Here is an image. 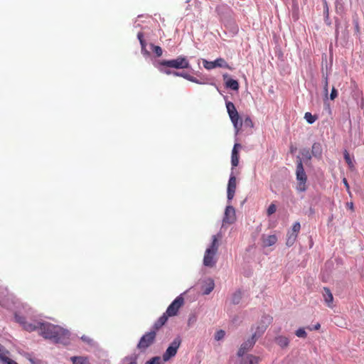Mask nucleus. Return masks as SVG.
I'll use <instances>...</instances> for the list:
<instances>
[{
  "mask_svg": "<svg viewBox=\"0 0 364 364\" xmlns=\"http://www.w3.org/2000/svg\"><path fill=\"white\" fill-rule=\"evenodd\" d=\"M196 321V316L194 314L190 315L188 320V325L191 326Z\"/></svg>",
  "mask_w": 364,
  "mask_h": 364,
  "instance_id": "nucleus-43",
  "label": "nucleus"
},
{
  "mask_svg": "<svg viewBox=\"0 0 364 364\" xmlns=\"http://www.w3.org/2000/svg\"><path fill=\"white\" fill-rule=\"evenodd\" d=\"M225 331H223V330H220V331H218L215 333V339L216 341H220L221 340L222 338H224L225 336Z\"/></svg>",
  "mask_w": 364,
  "mask_h": 364,
  "instance_id": "nucleus-40",
  "label": "nucleus"
},
{
  "mask_svg": "<svg viewBox=\"0 0 364 364\" xmlns=\"http://www.w3.org/2000/svg\"><path fill=\"white\" fill-rule=\"evenodd\" d=\"M156 333L155 331H151L146 333L139 340L137 344V348L144 352L149 346H151L155 341Z\"/></svg>",
  "mask_w": 364,
  "mask_h": 364,
  "instance_id": "nucleus-6",
  "label": "nucleus"
},
{
  "mask_svg": "<svg viewBox=\"0 0 364 364\" xmlns=\"http://www.w3.org/2000/svg\"><path fill=\"white\" fill-rule=\"evenodd\" d=\"M317 118V116L313 115L311 112H306L304 114V119L311 124L314 123Z\"/></svg>",
  "mask_w": 364,
  "mask_h": 364,
  "instance_id": "nucleus-29",
  "label": "nucleus"
},
{
  "mask_svg": "<svg viewBox=\"0 0 364 364\" xmlns=\"http://www.w3.org/2000/svg\"><path fill=\"white\" fill-rule=\"evenodd\" d=\"M137 38H138V39H139V42L141 41V40H144V35H143V33H141V32H140V33H139L137 34Z\"/></svg>",
  "mask_w": 364,
  "mask_h": 364,
  "instance_id": "nucleus-51",
  "label": "nucleus"
},
{
  "mask_svg": "<svg viewBox=\"0 0 364 364\" xmlns=\"http://www.w3.org/2000/svg\"><path fill=\"white\" fill-rule=\"evenodd\" d=\"M267 328V325L266 326H262L261 328L259 326L257 328V332H255L252 336L248 339L247 341H245V343H243L240 348H239L238 351H237V355L239 357H242L243 355L247 352L248 350H250L255 345L256 341H257V338L260 336V335L262 333H264V331H265Z\"/></svg>",
  "mask_w": 364,
  "mask_h": 364,
  "instance_id": "nucleus-4",
  "label": "nucleus"
},
{
  "mask_svg": "<svg viewBox=\"0 0 364 364\" xmlns=\"http://www.w3.org/2000/svg\"><path fill=\"white\" fill-rule=\"evenodd\" d=\"M300 153L302 156L301 160L304 159V160L309 161L311 159V158L313 156L311 154V152H310L308 149H301Z\"/></svg>",
  "mask_w": 364,
  "mask_h": 364,
  "instance_id": "nucleus-28",
  "label": "nucleus"
},
{
  "mask_svg": "<svg viewBox=\"0 0 364 364\" xmlns=\"http://www.w3.org/2000/svg\"><path fill=\"white\" fill-rule=\"evenodd\" d=\"M261 361V358L259 356H256L252 354H249L242 358V364H259Z\"/></svg>",
  "mask_w": 364,
  "mask_h": 364,
  "instance_id": "nucleus-15",
  "label": "nucleus"
},
{
  "mask_svg": "<svg viewBox=\"0 0 364 364\" xmlns=\"http://www.w3.org/2000/svg\"><path fill=\"white\" fill-rule=\"evenodd\" d=\"M215 284L213 280L210 279L209 282L206 284L203 290V294L205 295L209 294L214 289Z\"/></svg>",
  "mask_w": 364,
  "mask_h": 364,
  "instance_id": "nucleus-27",
  "label": "nucleus"
},
{
  "mask_svg": "<svg viewBox=\"0 0 364 364\" xmlns=\"http://www.w3.org/2000/svg\"><path fill=\"white\" fill-rule=\"evenodd\" d=\"M265 319H267V321H268V322H269V321H271V319H272V318H269V317H265Z\"/></svg>",
  "mask_w": 364,
  "mask_h": 364,
  "instance_id": "nucleus-54",
  "label": "nucleus"
},
{
  "mask_svg": "<svg viewBox=\"0 0 364 364\" xmlns=\"http://www.w3.org/2000/svg\"><path fill=\"white\" fill-rule=\"evenodd\" d=\"M183 297L181 295L177 296L168 306L166 311L164 314H166L168 317L177 315L179 309L183 305Z\"/></svg>",
  "mask_w": 364,
  "mask_h": 364,
  "instance_id": "nucleus-8",
  "label": "nucleus"
},
{
  "mask_svg": "<svg viewBox=\"0 0 364 364\" xmlns=\"http://www.w3.org/2000/svg\"><path fill=\"white\" fill-rule=\"evenodd\" d=\"M323 95L327 99L328 95V80L327 75L323 76Z\"/></svg>",
  "mask_w": 364,
  "mask_h": 364,
  "instance_id": "nucleus-30",
  "label": "nucleus"
},
{
  "mask_svg": "<svg viewBox=\"0 0 364 364\" xmlns=\"http://www.w3.org/2000/svg\"><path fill=\"white\" fill-rule=\"evenodd\" d=\"M152 50L157 57H160L163 54L162 48L159 46L151 45Z\"/></svg>",
  "mask_w": 364,
  "mask_h": 364,
  "instance_id": "nucleus-33",
  "label": "nucleus"
},
{
  "mask_svg": "<svg viewBox=\"0 0 364 364\" xmlns=\"http://www.w3.org/2000/svg\"><path fill=\"white\" fill-rule=\"evenodd\" d=\"M323 12L326 17L328 18V6L326 0H323Z\"/></svg>",
  "mask_w": 364,
  "mask_h": 364,
  "instance_id": "nucleus-44",
  "label": "nucleus"
},
{
  "mask_svg": "<svg viewBox=\"0 0 364 364\" xmlns=\"http://www.w3.org/2000/svg\"><path fill=\"white\" fill-rule=\"evenodd\" d=\"M158 64L161 66L173 68L176 69L188 68L190 67L188 59L183 56H178L177 58L173 60H160Z\"/></svg>",
  "mask_w": 364,
  "mask_h": 364,
  "instance_id": "nucleus-5",
  "label": "nucleus"
},
{
  "mask_svg": "<svg viewBox=\"0 0 364 364\" xmlns=\"http://www.w3.org/2000/svg\"><path fill=\"white\" fill-rule=\"evenodd\" d=\"M218 237L213 235L210 246L206 249L203 257V264L205 267H213L216 263V254L218 250Z\"/></svg>",
  "mask_w": 364,
  "mask_h": 364,
  "instance_id": "nucleus-2",
  "label": "nucleus"
},
{
  "mask_svg": "<svg viewBox=\"0 0 364 364\" xmlns=\"http://www.w3.org/2000/svg\"><path fill=\"white\" fill-rule=\"evenodd\" d=\"M227 87L232 89V90H237L239 89V83L237 80L233 79H228L225 82Z\"/></svg>",
  "mask_w": 364,
  "mask_h": 364,
  "instance_id": "nucleus-22",
  "label": "nucleus"
},
{
  "mask_svg": "<svg viewBox=\"0 0 364 364\" xmlns=\"http://www.w3.org/2000/svg\"><path fill=\"white\" fill-rule=\"evenodd\" d=\"M70 359L73 364H90L88 358L86 357L73 356Z\"/></svg>",
  "mask_w": 364,
  "mask_h": 364,
  "instance_id": "nucleus-21",
  "label": "nucleus"
},
{
  "mask_svg": "<svg viewBox=\"0 0 364 364\" xmlns=\"http://www.w3.org/2000/svg\"><path fill=\"white\" fill-rule=\"evenodd\" d=\"M140 44H141V46L142 51L147 54L148 51L145 49L146 42H145L144 39V40H141Z\"/></svg>",
  "mask_w": 364,
  "mask_h": 364,
  "instance_id": "nucleus-46",
  "label": "nucleus"
},
{
  "mask_svg": "<svg viewBox=\"0 0 364 364\" xmlns=\"http://www.w3.org/2000/svg\"><path fill=\"white\" fill-rule=\"evenodd\" d=\"M344 159L350 167H352L353 166L352 160H351L350 155L347 151H345V152H344Z\"/></svg>",
  "mask_w": 364,
  "mask_h": 364,
  "instance_id": "nucleus-39",
  "label": "nucleus"
},
{
  "mask_svg": "<svg viewBox=\"0 0 364 364\" xmlns=\"http://www.w3.org/2000/svg\"><path fill=\"white\" fill-rule=\"evenodd\" d=\"M226 107H227V111H228V113L230 117H234V116L239 114L235 108V105L232 102H226Z\"/></svg>",
  "mask_w": 364,
  "mask_h": 364,
  "instance_id": "nucleus-20",
  "label": "nucleus"
},
{
  "mask_svg": "<svg viewBox=\"0 0 364 364\" xmlns=\"http://www.w3.org/2000/svg\"><path fill=\"white\" fill-rule=\"evenodd\" d=\"M311 154L314 157L321 159L323 155L322 145L319 142H314L311 147Z\"/></svg>",
  "mask_w": 364,
  "mask_h": 364,
  "instance_id": "nucleus-13",
  "label": "nucleus"
},
{
  "mask_svg": "<svg viewBox=\"0 0 364 364\" xmlns=\"http://www.w3.org/2000/svg\"><path fill=\"white\" fill-rule=\"evenodd\" d=\"M173 75H174L176 76L182 77H183V78L187 80V77L188 76L189 74H187L186 73H178V72L174 71L173 73Z\"/></svg>",
  "mask_w": 364,
  "mask_h": 364,
  "instance_id": "nucleus-45",
  "label": "nucleus"
},
{
  "mask_svg": "<svg viewBox=\"0 0 364 364\" xmlns=\"http://www.w3.org/2000/svg\"><path fill=\"white\" fill-rule=\"evenodd\" d=\"M242 299V292L241 291H237L232 296V303L235 304H239Z\"/></svg>",
  "mask_w": 364,
  "mask_h": 364,
  "instance_id": "nucleus-31",
  "label": "nucleus"
},
{
  "mask_svg": "<svg viewBox=\"0 0 364 364\" xmlns=\"http://www.w3.org/2000/svg\"><path fill=\"white\" fill-rule=\"evenodd\" d=\"M300 229H301L300 223L299 222H296L292 226V230H291V233H294L296 235H298V233L299 232Z\"/></svg>",
  "mask_w": 364,
  "mask_h": 364,
  "instance_id": "nucleus-36",
  "label": "nucleus"
},
{
  "mask_svg": "<svg viewBox=\"0 0 364 364\" xmlns=\"http://www.w3.org/2000/svg\"><path fill=\"white\" fill-rule=\"evenodd\" d=\"M277 210V207L274 204L272 203L267 210V214L268 216H270L273 213H274Z\"/></svg>",
  "mask_w": 364,
  "mask_h": 364,
  "instance_id": "nucleus-37",
  "label": "nucleus"
},
{
  "mask_svg": "<svg viewBox=\"0 0 364 364\" xmlns=\"http://www.w3.org/2000/svg\"><path fill=\"white\" fill-rule=\"evenodd\" d=\"M181 344V339L179 336H177L171 342L170 346L166 349V352L163 354L164 361H168L171 358L174 357L177 353L178 349Z\"/></svg>",
  "mask_w": 364,
  "mask_h": 364,
  "instance_id": "nucleus-7",
  "label": "nucleus"
},
{
  "mask_svg": "<svg viewBox=\"0 0 364 364\" xmlns=\"http://www.w3.org/2000/svg\"><path fill=\"white\" fill-rule=\"evenodd\" d=\"M320 327H321V325H320L319 323H317V324H316V325L314 326V330H318V329L320 328Z\"/></svg>",
  "mask_w": 364,
  "mask_h": 364,
  "instance_id": "nucleus-53",
  "label": "nucleus"
},
{
  "mask_svg": "<svg viewBox=\"0 0 364 364\" xmlns=\"http://www.w3.org/2000/svg\"><path fill=\"white\" fill-rule=\"evenodd\" d=\"M244 125L245 127H248L250 128H252L254 127V123L250 117H247L244 120Z\"/></svg>",
  "mask_w": 364,
  "mask_h": 364,
  "instance_id": "nucleus-38",
  "label": "nucleus"
},
{
  "mask_svg": "<svg viewBox=\"0 0 364 364\" xmlns=\"http://www.w3.org/2000/svg\"><path fill=\"white\" fill-rule=\"evenodd\" d=\"M187 80L195 83H199L198 80L195 77L190 75L187 77Z\"/></svg>",
  "mask_w": 364,
  "mask_h": 364,
  "instance_id": "nucleus-47",
  "label": "nucleus"
},
{
  "mask_svg": "<svg viewBox=\"0 0 364 364\" xmlns=\"http://www.w3.org/2000/svg\"><path fill=\"white\" fill-rule=\"evenodd\" d=\"M230 118L231 122H232L233 126L236 130V134H237L242 127V122L240 119L239 114L234 116V117H230Z\"/></svg>",
  "mask_w": 364,
  "mask_h": 364,
  "instance_id": "nucleus-19",
  "label": "nucleus"
},
{
  "mask_svg": "<svg viewBox=\"0 0 364 364\" xmlns=\"http://www.w3.org/2000/svg\"><path fill=\"white\" fill-rule=\"evenodd\" d=\"M240 147H241L240 144H235L232 150L231 164L232 168L236 167L239 164V152L237 149Z\"/></svg>",
  "mask_w": 364,
  "mask_h": 364,
  "instance_id": "nucleus-14",
  "label": "nucleus"
},
{
  "mask_svg": "<svg viewBox=\"0 0 364 364\" xmlns=\"http://www.w3.org/2000/svg\"><path fill=\"white\" fill-rule=\"evenodd\" d=\"M15 319H16V322H18V323L22 325V326H23V325H24V323L26 322V319H25L24 317L16 314L15 315Z\"/></svg>",
  "mask_w": 364,
  "mask_h": 364,
  "instance_id": "nucleus-41",
  "label": "nucleus"
},
{
  "mask_svg": "<svg viewBox=\"0 0 364 364\" xmlns=\"http://www.w3.org/2000/svg\"><path fill=\"white\" fill-rule=\"evenodd\" d=\"M203 66L207 70H212L217 67L219 68H225L228 70H232V68L227 63V62L222 58H218L214 61H208L207 60H203Z\"/></svg>",
  "mask_w": 364,
  "mask_h": 364,
  "instance_id": "nucleus-9",
  "label": "nucleus"
},
{
  "mask_svg": "<svg viewBox=\"0 0 364 364\" xmlns=\"http://www.w3.org/2000/svg\"><path fill=\"white\" fill-rule=\"evenodd\" d=\"M168 320V316L166 315V314H164L161 316H160L159 318V319L154 323L153 327H152V330L151 331H155V332L156 333V331L160 328H161L167 321Z\"/></svg>",
  "mask_w": 364,
  "mask_h": 364,
  "instance_id": "nucleus-16",
  "label": "nucleus"
},
{
  "mask_svg": "<svg viewBox=\"0 0 364 364\" xmlns=\"http://www.w3.org/2000/svg\"><path fill=\"white\" fill-rule=\"evenodd\" d=\"M227 77H228V75H223L224 79H225Z\"/></svg>",
  "mask_w": 364,
  "mask_h": 364,
  "instance_id": "nucleus-56",
  "label": "nucleus"
},
{
  "mask_svg": "<svg viewBox=\"0 0 364 364\" xmlns=\"http://www.w3.org/2000/svg\"><path fill=\"white\" fill-rule=\"evenodd\" d=\"M161 71L164 72L165 74L166 75H171V74H173V72H172L171 70H162L161 69H160Z\"/></svg>",
  "mask_w": 364,
  "mask_h": 364,
  "instance_id": "nucleus-52",
  "label": "nucleus"
},
{
  "mask_svg": "<svg viewBox=\"0 0 364 364\" xmlns=\"http://www.w3.org/2000/svg\"><path fill=\"white\" fill-rule=\"evenodd\" d=\"M8 353H4L1 357H0V361L2 363V364H18L16 361L13 360L8 356Z\"/></svg>",
  "mask_w": 364,
  "mask_h": 364,
  "instance_id": "nucleus-26",
  "label": "nucleus"
},
{
  "mask_svg": "<svg viewBox=\"0 0 364 364\" xmlns=\"http://www.w3.org/2000/svg\"><path fill=\"white\" fill-rule=\"evenodd\" d=\"M346 206H347L348 208H349L352 211L353 210V203L352 202L347 203Z\"/></svg>",
  "mask_w": 364,
  "mask_h": 364,
  "instance_id": "nucleus-50",
  "label": "nucleus"
},
{
  "mask_svg": "<svg viewBox=\"0 0 364 364\" xmlns=\"http://www.w3.org/2000/svg\"><path fill=\"white\" fill-rule=\"evenodd\" d=\"M8 353V350H6L4 346L0 345V357L4 353Z\"/></svg>",
  "mask_w": 364,
  "mask_h": 364,
  "instance_id": "nucleus-49",
  "label": "nucleus"
},
{
  "mask_svg": "<svg viewBox=\"0 0 364 364\" xmlns=\"http://www.w3.org/2000/svg\"><path fill=\"white\" fill-rule=\"evenodd\" d=\"M124 364H137V358L136 355L126 357L124 360Z\"/></svg>",
  "mask_w": 364,
  "mask_h": 364,
  "instance_id": "nucleus-32",
  "label": "nucleus"
},
{
  "mask_svg": "<svg viewBox=\"0 0 364 364\" xmlns=\"http://www.w3.org/2000/svg\"><path fill=\"white\" fill-rule=\"evenodd\" d=\"M39 333L45 338L53 340L55 343L61 342L62 339L67 335V332L61 327L50 323L40 324Z\"/></svg>",
  "mask_w": 364,
  "mask_h": 364,
  "instance_id": "nucleus-1",
  "label": "nucleus"
},
{
  "mask_svg": "<svg viewBox=\"0 0 364 364\" xmlns=\"http://www.w3.org/2000/svg\"><path fill=\"white\" fill-rule=\"evenodd\" d=\"M276 342L282 348L288 346L289 343V339L287 337L282 336L277 337Z\"/></svg>",
  "mask_w": 364,
  "mask_h": 364,
  "instance_id": "nucleus-23",
  "label": "nucleus"
},
{
  "mask_svg": "<svg viewBox=\"0 0 364 364\" xmlns=\"http://www.w3.org/2000/svg\"><path fill=\"white\" fill-rule=\"evenodd\" d=\"M296 176L297 180L296 190L299 192H304L307 189L306 181L307 176L304 171L301 158L300 156L296 157Z\"/></svg>",
  "mask_w": 364,
  "mask_h": 364,
  "instance_id": "nucleus-3",
  "label": "nucleus"
},
{
  "mask_svg": "<svg viewBox=\"0 0 364 364\" xmlns=\"http://www.w3.org/2000/svg\"><path fill=\"white\" fill-rule=\"evenodd\" d=\"M296 336L299 337V338H305L306 336H307V333L305 331L304 328H299L296 333H295Z\"/></svg>",
  "mask_w": 364,
  "mask_h": 364,
  "instance_id": "nucleus-35",
  "label": "nucleus"
},
{
  "mask_svg": "<svg viewBox=\"0 0 364 364\" xmlns=\"http://www.w3.org/2000/svg\"><path fill=\"white\" fill-rule=\"evenodd\" d=\"M262 246L267 247L274 245L277 242V237L275 235H263L261 237Z\"/></svg>",
  "mask_w": 364,
  "mask_h": 364,
  "instance_id": "nucleus-12",
  "label": "nucleus"
},
{
  "mask_svg": "<svg viewBox=\"0 0 364 364\" xmlns=\"http://www.w3.org/2000/svg\"><path fill=\"white\" fill-rule=\"evenodd\" d=\"M237 186V179L235 176H230L227 189V197L229 200H231L235 196Z\"/></svg>",
  "mask_w": 364,
  "mask_h": 364,
  "instance_id": "nucleus-11",
  "label": "nucleus"
},
{
  "mask_svg": "<svg viewBox=\"0 0 364 364\" xmlns=\"http://www.w3.org/2000/svg\"><path fill=\"white\" fill-rule=\"evenodd\" d=\"M294 149H293L292 147L291 148V152L293 153L294 152Z\"/></svg>",
  "mask_w": 364,
  "mask_h": 364,
  "instance_id": "nucleus-55",
  "label": "nucleus"
},
{
  "mask_svg": "<svg viewBox=\"0 0 364 364\" xmlns=\"http://www.w3.org/2000/svg\"><path fill=\"white\" fill-rule=\"evenodd\" d=\"M343 183H344L345 187L346 188L347 191L349 192L350 186H349V184H348V181H347V179L346 178H343Z\"/></svg>",
  "mask_w": 364,
  "mask_h": 364,
  "instance_id": "nucleus-48",
  "label": "nucleus"
},
{
  "mask_svg": "<svg viewBox=\"0 0 364 364\" xmlns=\"http://www.w3.org/2000/svg\"><path fill=\"white\" fill-rule=\"evenodd\" d=\"M337 97H338V91L334 87H333L331 94H330V99L331 100H334Z\"/></svg>",
  "mask_w": 364,
  "mask_h": 364,
  "instance_id": "nucleus-42",
  "label": "nucleus"
},
{
  "mask_svg": "<svg viewBox=\"0 0 364 364\" xmlns=\"http://www.w3.org/2000/svg\"><path fill=\"white\" fill-rule=\"evenodd\" d=\"M323 296L324 300L328 307H332V303L333 301V296L331 290L328 287H323Z\"/></svg>",
  "mask_w": 364,
  "mask_h": 364,
  "instance_id": "nucleus-17",
  "label": "nucleus"
},
{
  "mask_svg": "<svg viewBox=\"0 0 364 364\" xmlns=\"http://www.w3.org/2000/svg\"><path fill=\"white\" fill-rule=\"evenodd\" d=\"M8 353H4L1 357H0V361L2 363V364H18L16 361L13 360L8 356Z\"/></svg>",
  "mask_w": 364,
  "mask_h": 364,
  "instance_id": "nucleus-25",
  "label": "nucleus"
},
{
  "mask_svg": "<svg viewBox=\"0 0 364 364\" xmlns=\"http://www.w3.org/2000/svg\"><path fill=\"white\" fill-rule=\"evenodd\" d=\"M41 323H42L38 322V321H35L33 323H28V322L26 321L23 328L26 331H29V332L34 331L36 330H38V331H40V324H41Z\"/></svg>",
  "mask_w": 364,
  "mask_h": 364,
  "instance_id": "nucleus-18",
  "label": "nucleus"
},
{
  "mask_svg": "<svg viewBox=\"0 0 364 364\" xmlns=\"http://www.w3.org/2000/svg\"><path fill=\"white\" fill-rule=\"evenodd\" d=\"M236 220L235 210L231 205H228L225 208L223 223L232 224Z\"/></svg>",
  "mask_w": 364,
  "mask_h": 364,
  "instance_id": "nucleus-10",
  "label": "nucleus"
},
{
  "mask_svg": "<svg viewBox=\"0 0 364 364\" xmlns=\"http://www.w3.org/2000/svg\"><path fill=\"white\" fill-rule=\"evenodd\" d=\"M296 238H297V235L296 234L288 232L287 238V241H286L287 246H288V247L292 246L294 244Z\"/></svg>",
  "mask_w": 364,
  "mask_h": 364,
  "instance_id": "nucleus-24",
  "label": "nucleus"
},
{
  "mask_svg": "<svg viewBox=\"0 0 364 364\" xmlns=\"http://www.w3.org/2000/svg\"><path fill=\"white\" fill-rule=\"evenodd\" d=\"M145 364H163L161 362V359L159 356L154 357L151 358L149 360L146 361Z\"/></svg>",
  "mask_w": 364,
  "mask_h": 364,
  "instance_id": "nucleus-34",
  "label": "nucleus"
}]
</instances>
